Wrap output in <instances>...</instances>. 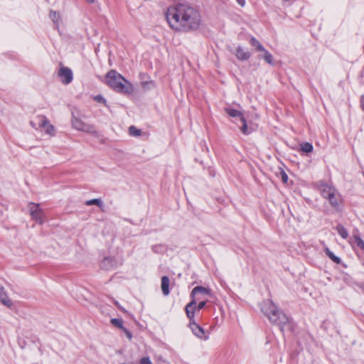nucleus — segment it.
Listing matches in <instances>:
<instances>
[{"label":"nucleus","instance_id":"32","mask_svg":"<svg viewBox=\"0 0 364 364\" xmlns=\"http://www.w3.org/2000/svg\"><path fill=\"white\" fill-rule=\"evenodd\" d=\"M281 177H282V181L284 182V183H287V180H288V176L287 174L284 171H282L281 172Z\"/></svg>","mask_w":364,"mask_h":364},{"label":"nucleus","instance_id":"33","mask_svg":"<svg viewBox=\"0 0 364 364\" xmlns=\"http://www.w3.org/2000/svg\"><path fill=\"white\" fill-rule=\"evenodd\" d=\"M95 100L97 102H102V103L105 102V98L102 95H97V96H95Z\"/></svg>","mask_w":364,"mask_h":364},{"label":"nucleus","instance_id":"19","mask_svg":"<svg viewBox=\"0 0 364 364\" xmlns=\"http://www.w3.org/2000/svg\"><path fill=\"white\" fill-rule=\"evenodd\" d=\"M338 233L341 235L343 239H346L348 237V232L346 229L341 225L338 224L336 227Z\"/></svg>","mask_w":364,"mask_h":364},{"label":"nucleus","instance_id":"29","mask_svg":"<svg viewBox=\"0 0 364 364\" xmlns=\"http://www.w3.org/2000/svg\"><path fill=\"white\" fill-rule=\"evenodd\" d=\"M206 304V301H200L198 305L196 304V309L194 310V313L196 311H199L202 309Z\"/></svg>","mask_w":364,"mask_h":364},{"label":"nucleus","instance_id":"1","mask_svg":"<svg viewBox=\"0 0 364 364\" xmlns=\"http://www.w3.org/2000/svg\"><path fill=\"white\" fill-rule=\"evenodd\" d=\"M166 18L170 26L178 31L196 29L201 22L198 11L183 4L170 6L166 13Z\"/></svg>","mask_w":364,"mask_h":364},{"label":"nucleus","instance_id":"3","mask_svg":"<svg viewBox=\"0 0 364 364\" xmlns=\"http://www.w3.org/2000/svg\"><path fill=\"white\" fill-rule=\"evenodd\" d=\"M106 81L109 87L118 92L128 95L134 92L132 84L115 70L108 72L106 76Z\"/></svg>","mask_w":364,"mask_h":364},{"label":"nucleus","instance_id":"34","mask_svg":"<svg viewBox=\"0 0 364 364\" xmlns=\"http://www.w3.org/2000/svg\"><path fill=\"white\" fill-rule=\"evenodd\" d=\"M227 112H228V114H241L240 112L237 111L235 109H231V110L227 109Z\"/></svg>","mask_w":364,"mask_h":364},{"label":"nucleus","instance_id":"8","mask_svg":"<svg viewBox=\"0 0 364 364\" xmlns=\"http://www.w3.org/2000/svg\"><path fill=\"white\" fill-rule=\"evenodd\" d=\"M29 211L33 219L36 223L42 224L43 223L44 213L40 208L39 204L31 203L28 205Z\"/></svg>","mask_w":364,"mask_h":364},{"label":"nucleus","instance_id":"20","mask_svg":"<svg viewBox=\"0 0 364 364\" xmlns=\"http://www.w3.org/2000/svg\"><path fill=\"white\" fill-rule=\"evenodd\" d=\"M85 205H95L98 206L99 208H100L102 210V207H103V203L99 198H95V199L87 200V201H85Z\"/></svg>","mask_w":364,"mask_h":364},{"label":"nucleus","instance_id":"14","mask_svg":"<svg viewBox=\"0 0 364 364\" xmlns=\"http://www.w3.org/2000/svg\"><path fill=\"white\" fill-rule=\"evenodd\" d=\"M235 55L237 58L241 60H247L250 58L251 55L250 52L244 50V49L241 47H238L236 49Z\"/></svg>","mask_w":364,"mask_h":364},{"label":"nucleus","instance_id":"11","mask_svg":"<svg viewBox=\"0 0 364 364\" xmlns=\"http://www.w3.org/2000/svg\"><path fill=\"white\" fill-rule=\"evenodd\" d=\"M328 200L334 208L338 207L341 203V196L336 190L335 191V193H331V196L328 198Z\"/></svg>","mask_w":364,"mask_h":364},{"label":"nucleus","instance_id":"5","mask_svg":"<svg viewBox=\"0 0 364 364\" xmlns=\"http://www.w3.org/2000/svg\"><path fill=\"white\" fill-rule=\"evenodd\" d=\"M233 119L232 122H235L240 130L246 135L251 134L254 132L257 127V124L254 123L247 117H245V115H230Z\"/></svg>","mask_w":364,"mask_h":364},{"label":"nucleus","instance_id":"25","mask_svg":"<svg viewBox=\"0 0 364 364\" xmlns=\"http://www.w3.org/2000/svg\"><path fill=\"white\" fill-rule=\"evenodd\" d=\"M111 323L120 329H123L124 327L123 326V320L121 318H112L110 321Z\"/></svg>","mask_w":364,"mask_h":364},{"label":"nucleus","instance_id":"24","mask_svg":"<svg viewBox=\"0 0 364 364\" xmlns=\"http://www.w3.org/2000/svg\"><path fill=\"white\" fill-rule=\"evenodd\" d=\"M129 134L133 136H139L141 135V131L134 126H130L129 128Z\"/></svg>","mask_w":364,"mask_h":364},{"label":"nucleus","instance_id":"22","mask_svg":"<svg viewBox=\"0 0 364 364\" xmlns=\"http://www.w3.org/2000/svg\"><path fill=\"white\" fill-rule=\"evenodd\" d=\"M113 261L110 258H105L101 262V267L103 269H109L113 266Z\"/></svg>","mask_w":364,"mask_h":364},{"label":"nucleus","instance_id":"30","mask_svg":"<svg viewBox=\"0 0 364 364\" xmlns=\"http://www.w3.org/2000/svg\"><path fill=\"white\" fill-rule=\"evenodd\" d=\"M140 364H152L149 357H144L140 360Z\"/></svg>","mask_w":364,"mask_h":364},{"label":"nucleus","instance_id":"28","mask_svg":"<svg viewBox=\"0 0 364 364\" xmlns=\"http://www.w3.org/2000/svg\"><path fill=\"white\" fill-rule=\"evenodd\" d=\"M50 16L53 21H57L59 18V14L55 11H51Z\"/></svg>","mask_w":364,"mask_h":364},{"label":"nucleus","instance_id":"9","mask_svg":"<svg viewBox=\"0 0 364 364\" xmlns=\"http://www.w3.org/2000/svg\"><path fill=\"white\" fill-rule=\"evenodd\" d=\"M58 77L60 78L61 82L68 85L73 80V72L67 67L62 66L58 71Z\"/></svg>","mask_w":364,"mask_h":364},{"label":"nucleus","instance_id":"18","mask_svg":"<svg viewBox=\"0 0 364 364\" xmlns=\"http://www.w3.org/2000/svg\"><path fill=\"white\" fill-rule=\"evenodd\" d=\"M324 252L326 254V255L332 260L336 264H340L341 260V259L336 256L329 249L328 247H326L324 249Z\"/></svg>","mask_w":364,"mask_h":364},{"label":"nucleus","instance_id":"38","mask_svg":"<svg viewBox=\"0 0 364 364\" xmlns=\"http://www.w3.org/2000/svg\"><path fill=\"white\" fill-rule=\"evenodd\" d=\"M85 1H87L90 4H92V3L95 2V0H85Z\"/></svg>","mask_w":364,"mask_h":364},{"label":"nucleus","instance_id":"13","mask_svg":"<svg viewBox=\"0 0 364 364\" xmlns=\"http://www.w3.org/2000/svg\"><path fill=\"white\" fill-rule=\"evenodd\" d=\"M210 290L209 289L200 286L196 287L195 288H193L191 294V296L193 298L192 301L193 299H195L196 301H197V299L196 298L197 294H210Z\"/></svg>","mask_w":364,"mask_h":364},{"label":"nucleus","instance_id":"17","mask_svg":"<svg viewBox=\"0 0 364 364\" xmlns=\"http://www.w3.org/2000/svg\"><path fill=\"white\" fill-rule=\"evenodd\" d=\"M353 239L358 247L364 250V241L358 235V230L357 229L353 230Z\"/></svg>","mask_w":364,"mask_h":364},{"label":"nucleus","instance_id":"37","mask_svg":"<svg viewBox=\"0 0 364 364\" xmlns=\"http://www.w3.org/2000/svg\"><path fill=\"white\" fill-rule=\"evenodd\" d=\"M361 105H362V107H363V108L364 109V97H363L362 100H361Z\"/></svg>","mask_w":364,"mask_h":364},{"label":"nucleus","instance_id":"6","mask_svg":"<svg viewBox=\"0 0 364 364\" xmlns=\"http://www.w3.org/2000/svg\"><path fill=\"white\" fill-rule=\"evenodd\" d=\"M30 124L36 129H39L41 132H44L50 136L55 134L54 127L43 115H36V117L31 121Z\"/></svg>","mask_w":364,"mask_h":364},{"label":"nucleus","instance_id":"4","mask_svg":"<svg viewBox=\"0 0 364 364\" xmlns=\"http://www.w3.org/2000/svg\"><path fill=\"white\" fill-rule=\"evenodd\" d=\"M196 300L193 299L188 303L185 308L186 316L190 319L189 327L195 336L199 338L208 340V336L205 334L203 328L195 322L194 310L196 309Z\"/></svg>","mask_w":364,"mask_h":364},{"label":"nucleus","instance_id":"7","mask_svg":"<svg viewBox=\"0 0 364 364\" xmlns=\"http://www.w3.org/2000/svg\"><path fill=\"white\" fill-rule=\"evenodd\" d=\"M82 117V115H81ZM85 117V115H82ZM73 127L79 131L85 132L88 133H95V127L91 124H87L80 116H74L72 119Z\"/></svg>","mask_w":364,"mask_h":364},{"label":"nucleus","instance_id":"36","mask_svg":"<svg viewBox=\"0 0 364 364\" xmlns=\"http://www.w3.org/2000/svg\"><path fill=\"white\" fill-rule=\"evenodd\" d=\"M115 305L119 309H121L122 311H125V310L124 309H122L121 306H119L118 302H115Z\"/></svg>","mask_w":364,"mask_h":364},{"label":"nucleus","instance_id":"26","mask_svg":"<svg viewBox=\"0 0 364 364\" xmlns=\"http://www.w3.org/2000/svg\"><path fill=\"white\" fill-rule=\"evenodd\" d=\"M264 55L263 58L264 60L269 64L272 65L273 64V57L272 55L267 50L263 51Z\"/></svg>","mask_w":364,"mask_h":364},{"label":"nucleus","instance_id":"31","mask_svg":"<svg viewBox=\"0 0 364 364\" xmlns=\"http://www.w3.org/2000/svg\"><path fill=\"white\" fill-rule=\"evenodd\" d=\"M123 332L125 333V335L127 336V338L131 341V339L132 338V333L128 330L126 328H124L122 329Z\"/></svg>","mask_w":364,"mask_h":364},{"label":"nucleus","instance_id":"27","mask_svg":"<svg viewBox=\"0 0 364 364\" xmlns=\"http://www.w3.org/2000/svg\"><path fill=\"white\" fill-rule=\"evenodd\" d=\"M141 86L144 90L151 89L154 84L152 82H142Z\"/></svg>","mask_w":364,"mask_h":364},{"label":"nucleus","instance_id":"15","mask_svg":"<svg viewBox=\"0 0 364 364\" xmlns=\"http://www.w3.org/2000/svg\"><path fill=\"white\" fill-rule=\"evenodd\" d=\"M169 278L167 276L161 277V290L165 296L169 294Z\"/></svg>","mask_w":364,"mask_h":364},{"label":"nucleus","instance_id":"12","mask_svg":"<svg viewBox=\"0 0 364 364\" xmlns=\"http://www.w3.org/2000/svg\"><path fill=\"white\" fill-rule=\"evenodd\" d=\"M320 189L321 195L323 196V198H326L327 200L331 196V193H335L336 191V189L333 187L330 186L327 184L321 185Z\"/></svg>","mask_w":364,"mask_h":364},{"label":"nucleus","instance_id":"2","mask_svg":"<svg viewBox=\"0 0 364 364\" xmlns=\"http://www.w3.org/2000/svg\"><path fill=\"white\" fill-rule=\"evenodd\" d=\"M262 310L272 323L279 326L281 331H292L293 325L290 318L279 311L272 301H264Z\"/></svg>","mask_w":364,"mask_h":364},{"label":"nucleus","instance_id":"39","mask_svg":"<svg viewBox=\"0 0 364 364\" xmlns=\"http://www.w3.org/2000/svg\"><path fill=\"white\" fill-rule=\"evenodd\" d=\"M360 289H361L362 291L364 293V284L360 286Z\"/></svg>","mask_w":364,"mask_h":364},{"label":"nucleus","instance_id":"23","mask_svg":"<svg viewBox=\"0 0 364 364\" xmlns=\"http://www.w3.org/2000/svg\"><path fill=\"white\" fill-rule=\"evenodd\" d=\"M301 150L305 153H310L313 151V146L309 142H305L301 144Z\"/></svg>","mask_w":364,"mask_h":364},{"label":"nucleus","instance_id":"16","mask_svg":"<svg viewBox=\"0 0 364 364\" xmlns=\"http://www.w3.org/2000/svg\"><path fill=\"white\" fill-rule=\"evenodd\" d=\"M250 43L251 46L255 48L257 51L263 52L265 51V48L260 43V42L256 39L255 37H252L250 41Z\"/></svg>","mask_w":364,"mask_h":364},{"label":"nucleus","instance_id":"21","mask_svg":"<svg viewBox=\"0 0 364 364\" xmlns=\"http://www.w3.org/2000/svg\"><path fill=\"white\" fill-rule=\"evenodd\" d=\"M152 250L156 253H164L166 251V246L163 244H158L152 246Z\"/></svg>","mask_w":364,"mask_h":364},{"label":"nucleus","instance_id":"10","mask_svg":"<svg viewBox=\"0 0 364 364\" xmlns=\"http://www.w3.org/2000/svg\"><path fill=\"white\" fill-rule=\"evenodd\" d=\"M0 301L6 306L11 308L12 301L9 299L3 287L0 286Z\"/></svg>","mask_w":364,"mask_h":364},{"label":"nucleus","instance_id":"35","mask_svg":"<svg viewBox=\"0 0 364 364\" xmlns=\"http://www.w3.org/2000/svg\"><path fill=\"white\" fill-rule=\"evenodd\" d=\"M237 3L241 6H244L245 5V0H236Z\"/></svg>","mask_w":364,"mask_h":364}]
</instances>
